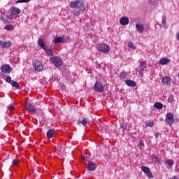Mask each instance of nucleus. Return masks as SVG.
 Segmentation results:
<instances>
[{"instance_id": "obj_1", "label": "nucleus", "mask_w": 179, "mask_h": 179, "mask_svg": "<svg viewBox=\"0 0 179 179\" xmlns=\"http://www.w3.org/2000/svg\"><path fill=\"white\" fill-rule=\"evenodd\" d=\"M70 8L74 9V15L79 16L85 10V3L83 0H76L69 4Z\"/></svg>"}, {"instance_id": "obj_2", "label": "nucleus", "mask_w": 179, "mask_h": 179, "mask_svg": "<svg viewBox=\"0 0 179 179\" xmlns=\"http://www.w3.org/2000/svg\"><path fill=\"white\" fill-rule=\"evenodd\" d=\"M96 50L103 53H108L110 51L109 45L106 43H101L96 45Z\"/></svg>"}, {"instance_id": "obj_3", "label": "nucleus", "mask_w": 179, "mask_h": 179, "mask_svg": "<svg viewBox=\"0 0 179 179\" xmlns=\"http://www.w3.org/2000/svg\"><path fill=\"white\" fill-rule=\"evenodd\" d=\"M50 61H51L56 67H60L62 65V59L60 57H52L50 59Z\"/></svg>"}, {"instance_id": "obj_4", "label": "nucleus", "mask_w": 179, "mask_h": 179, "mask_svg": "<svg viewBox=\"0 0 179 179\" xmlns=\"http://www.w3.org/2000/svg\"><path fill=\"white\" fill-rule=\"evenodd\" d=\"M33 67L35 69L36 71H41L44 69V66H43V64L41 62H39L38 60H35L33 64Z\"/></svg>"}, {"instance_id": "obj_5", "label": "nucleus", "mask_w": 179, "mask_h": 179, "mask_svg": "<svg viewBox=\"0 0 179 179\" xmlns=\"http://www.w3.org/2000/svg\"><path fill=\"white\" fill-rule=\"evenodd\" d=\"M166 122L171 127L174 122V115L171 113H168L166 115Z\"/></svg>"}, {"instance_id": "obj_6", "label": "nucleus", "mask_w": 179, "mask_h": 179, "mask_svg": "<svg viewBox=\"0 0 179 179\" xmlns=\"http://www.w3.org/2000/svg\"><path fill=\"white\" fill-rule=\"evenodd\" d=\"M1 71L2 73H7L9 74L12 71V69L10 65L8 64H3L1 66Z\"/></svg>"}, {"instance_id": "obj_7", "label": "nucleus", "mask_w": 179, "mask_h": 179, "mask_svg": "<svg viewBox=\"0 0 179 179\" xmlns=\"http://www.w3.org/2000/svg\"><path fill=\"white\" fill-rule=\"evenodd\" d=\"M94 90L96 92L101 93L103 91V87L101 82L96 81L94 86Z\"/></svg>"}, {"instance_id": "obj_8", "label": "nucleus", "mask_w": 179, "mask_h": 179, "mask_svg": "<svg viewBox=\"0 0 179 179\" xmlns=\"http://www.w3.org/2000/svg\"><path fill=\"white\" fill-rule=\"evenodd\" d=\"M141 171L144 172L148 178H153V174L151 173L150 168L145 166H141Z\"/></svg>"}, {"instance_id": "obj_9", "label": "nucleus", "mask_w": 179, "mask_h": 179, "mask_svg": "<svg viewBox=\"0 0 179 179\" xmlns=\"http://www.w3.org/2000/svg\"><path fill=\"white\" fill-rule=\"evenodd\" d=\"M26 108L28 111H29L31 113L36 112V109L35 106L34 105L31 104L29 102H27Z\"/></svg>"}, {"instance_id": "obj_10", "label": "nucleus", "mask_w": 179, "mask_h": 179, "mask_svg": "<svg viewBox=\"0 0 179 179\" xmlns=\"http://www.w3.org/2000/svg\"><path fill=\"white\" fill-rule=\"evenodd\" d=\"M9 12L14 16L20 14V9L17 7H12L10 8Z\"/></svg>"}, {"instance_id": "obj_11", "label": "nucleus", "mask_w": 179, "mask_h": 179, "mask_svg": "<svg viewBox=\"0 0 179 179\" xmlns=\"http://www.w3.org/2000/svg\"><path fill=\"white\" fill-rule=\"evenodd\" d=\"M96 167H97L96 164H94L93 162H89V163H88V170L90 171H96Z\"/></svg>"}, {"instance_id": "obj_12", "label": "nucleus", "mask_w": 179, "mask_h": 179, "mask_svg": "<svg viewBox=\"0 0 179 179\" xmlns=\"http://www.w3.org/2000/svg\"><path fill=\"white\" fill-rule=\"evenodd\" d=\"M88 124H89V120L87 118H84L83 120L78 121V125L83 124V127H87Z\"/></svg>"}, {"instance_id": "obj_13", "label": "nucleus", "mask_w": 179, "mask_h": 179, "mask_svg": "<svg viewBox=\"0 0 179 179\" xmlns=\"http://www.w3.org/2000/svg\"><path fill=\"white\" fill-rule=\"evenodd\" d=\"M38 45L43 49L45 50L47 48L46 44L45 43L44 40L43 39H38Z\"/></svg>"}, {"instance_id": "obj_14", "label": "nucleus", "mask_w": 179, "mask_h": 179, "mask_svg": "<svg viewBox=\"0 0 179 179\" xmlns=\"http://www.w3.org/2000/svg\"><path fill=\"white\" fill-rule=\"evenodd\" d=\"M171 80V79L169 77H164L162 79V82L163 83L164 85H169Z\"/></svg>"}, {"instance_id": "obj_15", "label": "nucleus", "mask_w": 179, "mask_h": 179, "mask_svg": "<svg viewBox=\"0 0 179 179\" xmlns=\"http://www.w3.org/2000/svg\"><path fill=\"white\" fill-rule=\"evenodd\" d=\"M125 83L127 85L132 87H134L136 85V83H135V81L131 80H126Z\"/></svg>"}, {"instance_id": "obj_16", "label": "nucleus", "mask_w": 179, "mask_h": 179, "mask_svg": "<svg viewBox=\"0 0 179 179\" xmlns=\"http://www.w3.org/2000/svg\"><path fill=\"white\" fill-rule=\"evenodd\" d=\"M171 60L169 58H162L159 61V64L162 65H165L166 64H169Z\"/></svg>"}, {"instance_id": "obj_17", "label": "nucleus", "mask_w": 179, "mask_h": 179, "mask_svg": "<svg viewBox=\"0 0 179 179\" xmlns=\"http://www.w3.org/2000/svg\"><path fill=\"white\" fill-rule=\"evenodd\" d=\"M55 133V129H49L48 131L47 132V137L48 138H52V137H54V134Z\"/></svg>"}, {"instance_id": "obj_18", "label": "nucleus", "mask_w": 179, "mask_h": 179, "mask_svg": "<svg viewBox=\"0 0 179 179\" xmlns=\"http://www.w3.org/2000/svg\"><path fill=\"white\" fill-rule=\"evenodd\" d=\"M43 50L45 51L46 55L50 56V57H52V56L54 55V53L52 52V50L51 48H45V49H43Z\"/></svg>"}, {"instance_id": "obj_19", "label": "nucleus", "mask_w": 179, "mask_h": 179, "mask_svg": "<svg viewBox=\"0 0 179 179\" xmlns=\"http://www.w3.org/2000/svg\"><path fill=\"white\" fill-rule=\"evenodd\" d=\"M136 27L137 29V31H139V33H143L144 31V26L143 24H137L136 25Z\"/></svg>"}, {"instance_id": "obj_20", "label": "nucleus", "mask_w": 179, "mask_h": 179, "mask_svg": "<svg viewBox=\"0 0 179 179\" xmlns=\"http://www.w3.org/2000/svg\"><path fill=\"white\" fill-rule=\"evenodd\" d=\"M63 41H64V38L62 36H59L54 39V44H58L59 43H62Z\"/></svg>"}, {"instance_id": "obj_21", "label": "nucleus", "mask_w": 179, "mask_h": 179, "mask_svg": "<svg viewBox=\"0 0 179 179\" xmlns=\"http://www.w3.org/2000/svg\"><path fill=\"white\" fill-rule=\"evenodd\" d=\"M120 23H129V19L127 17H123L120 20Z\"/></svg>"}, {"instance_id": "obj_22", "label": "nucleus", "mask_w": 179, "mask_h": 179, "mask_svg": "<svg viewBox=\"0 0 179 179\" xmlns=\"http://www.w3.org/2000/svg\"><path fill=\"white\" fill-rule=\"evenodd\" d=\"M11 46V42L10 41L3 42V48H8Z\"/></svg>"}, {"instance_id": "obj_23", "label": "nucleus", "mask_w": 179, "mask_h": 179, "mask_svg": "<svg viewBox=\"0 0 179 179\" xmlns=\"http://www.w3.org/2000/svg\"><path fill=\"white\" fill-rule=\"evenodd\" d=\"M163 103L160 102H156L155 103V108L157 109H162L163 108Z\"/></svg>"}, {"instance_id": "obj_24", "label": "nucleus", "mask_w": 179, "mask_h": 179, "mask_svg": "<svg viewBox=\"0 0 179 179\" xmlns=\"http://www.w3.org/2000/svg\"><path fill=\"white\" fill-rule=\"evenodd\" d=\"M11 85V86H13V87H15L17 89L20 88V85L18 84L17 82H15V80L12 81L11 83H10Z\"/></svg>"}, {"instance_id": "obj_25", "label": "nucleus", "mask_w": 179, "mask_h": 179, "mask_svg": "<svg viewBox=\"0 0 179 179\" xmlns=\"http://www.w3.org/2000/svg\"><path fill=\"white\" fill-rule=\"evenodd\" d=\"M140 66L142 71H143L145 69H146V63L145 62H141Z\"/></svg>"}, {"instance_id": "obj_26", "label": "nucleus", "mask_w": 179, "mask_h": 179, "mask_svg": "<svg viewBox=\"0 0 179 179\" xmlns=\"http://www.w3.org/2000/svg\"><path fill=\"white\" fill-rule=\"evenodd\" d=\"M127 73L126 72H121L120 77L121 80H124L127 78Z\"/></svg>"}, {"instance_id": "obj_27", "label": "nucleus", "mask_w": 179, "mask_h": 179, "mask_svg": "<svg viewBox=\"0 0 179 179\" xmlns=\"http://www.w3.org/2000/svg\"><path fill=\"white\" fill-rule=\"evenodd\" d=\"M145 126L146 127H153L154 126V121L153 120H150V121L147 122L145 123Z\"/></svg>"}, {"instance_id": "obj_28", "label": "nucleus", "mask_w": 179, "mask_h": 179, "mask_svg": "<svg viewBox=\"0 0 179 179\" xmlns=\"http://www.w3.org/2000/svg\"><path fill=\"white\" fill-rule=\"evenodd\" d=\"M166 164L169 165V166H172L174 164V162L172 159H168L166 161Z\"/></svg>"}, {"instance_id": "obj_29", "label": "nucleus", "mask_w": 179, "mask_h": 179, "mask_svg": "<svg viewBox=\"0 0 179 179\" xmlns=\"http://www.w3.org/2000/svg\"><path fill=\"white\" fill-rule=\"evenodd\" d=\"M13 29H14L13 25L8 24L5 26V29L7 31H10V30H13Z\"/></svg>"}, {"instance_id": "obj_30", "label": "nucleus", "mask_w": 179, "mask_h": 179, "mask_svg": "<svg viewBox=\"0 0 179 179\" xmlns=\"http://www.w3.org/2000/svg\"><path fill=\"white\" fill-rule=\"evenodd\" d=\"M62 152V147H57L56 149V153L59 155H60Z\"/></svg>"}, {"instance_id": "obj_31", "label": "nucleus", "mask_w": 179, "mask_h": 179, "mask_svg": "<svg viewBox=\"0 0 179 179\" xmlns=\"http://www.w3.org/2000/svg\"><path fill=\"white\" fill-rule=\"evenodd\" d=\"M27 2H30V0H17V3H27Z\"/></svg>"}, {"instance_id": "obj_32", "label": "nucleus", "mask_w": 179, "mask_h": 179, "mask_svg": "<svg viewBox=\"0 0 179 179\" xmlns=\"http://www.w3.org/2000/svg\"><path fill=\"white\" fill-rule=\"evenodd\" d=\"M173 101H174V96L173 95L169 96L168 98V101L169 103H172V102H173Z\"/></svg>"}, {"instance_id": "obj_33", "label": "nucleus", "mask_w": 179, "mask_h": 179, "mask_svg": "<svg viewBox=\"0 0 179 179\" xmlns=\"http://www.w3.org/2000/svg\"><path fill=\"white\" fill-rule=\"evenodd\" d=\"M149 3L150 5L155 6L157 3V0H149Z\"/></svg>"}, {"instance_id": "obj_34", "label": "nucleus", "mask_w": 179, "mask_h": 179, "mask_svg": "<svg viewBox=\"0 0 179 179\" xmlns=\"http://www.w3.org/2000/svg\"><path fill=\"white\" fill-rule=\"evenodd\" d=\"M129 48H131L133 50L136 49V47H135L134 44L132 42L129 43Z\"/></svg>"}, {"instance_id": "obj_35", "label": "nucleus", "mask_w": 179, "mask_h": 179, "mask_svg": "<svg viewBox=\"0 0 179 179\" xmlns=\"http://www.w3.org/2000/svg\"><path fill=\"white\" fill-rule=\"evenodd\" d=\"M13 166H17L19 164V160L18 159H14L12 162Z\"/></svg>"}, {"instance_id": "obj_36", "label": "nucleus", "mask_w": 179, "mask_h": 179, "mask_svg": "<svg viewBox=\"0 0 179 179\" xmlns=\"http://www.w3.org/2000/svg\"><path fill=\"white\" fill-rule=\"evenodd\" d=\"M8 110L12 112L15 110V107L13 106V105H10L8 106Z\"/></svg>"}, {"instance_id": "obj_37", "label": "nucleus", "mask_w": 179, "mask_h": 179, "mask_svg": "<svg viewBox=\"0 0 179 179\" xmlns=\"http://www.w3.org/2000/svg\"><path fill=\"white\" fill-rule=\"evenodd\" d=\"M160 28L161 29H166L168 28V26L166 25V23H162L161 25H160Z\"/></svg>"}, {"instance_id": "obj_38", "label": "nucleus", "mask_w": 179, "mask_h": 179, "mask_svg": "<svg viewBox=\"0 0 179 179\" xmlns=\"http://www.w3.org/2000/svg\"><path fill=\"white\" fill-rule=\"evenodd\" d=\"M13 80H11V78L10 76H8L6 79V82L8 83H11V82H13Z\"/></svg>"}, {"instance_id": "obj_39", "label": "nucleus", "mask_w": 179, "mask_h": 179, "mask_svg": "<svg viewBox=\"0 0 179 179\" xmlns=\"http://www.w3.org/2000/svg\"><path fill=\"white\" fill-rule=\"evenodd\" d=\"M139 145H140V147H141V148L144 147V146H145V144H144L143 141H141L140 143H139Z\"/></svg>"}, {"instance_id": "obj_40", "label": "nucleus", "mask_w": 179, "mask_h": 179, "mask_svg": "<svg viewBox=\"0 0 179 179\" xmlns=\"http://www.w3.org/2000/svg\"><path fill=\"white\" fill-rule=\"evenodd\" d=\"M83 161H87L88 160V157L87 156H83Z\"/></svg>"}, {"instance_id": "obj_41", "label": "nucleus", "mask_w": 179, "mask_h": 179, "mask_svg": "<svg viewBox=\"0 0 179 179\" xmlns=\"http://www.w3.org/2000/svg\"><path fill=\"white\" fill-rule=\"evenodd\" d=\"M166 17L163 16L162 17V23H166Z\"/></svg>"}, {"instance_id": "obj_42", "label": "nucleus", "mask_w": 179, "mask_h": 179, "mask_svg": "<svg viewBox=\"0 0 179 179\" xmlns=\"http://www.w3.org/2000/svg\"><path fill=\"white\" fill-rule=\"evenodd\" d=\"M0 48H3V41H0Z\"/></svg>"}, {"instance_id": "obj_43", "label": "nucleus", "mask_w": 179, "mask_h": 179, "mask_svg": "<svg viewBox=\"0 0 179 179\" xmlns=\"http://www.w3.org/2000/svg\"><path fill=\"white\" fill-rule=\"evenodd\" d=\"M134 22H138V20H136V19H132V20H131V22H132V23H134Z\"/></svg>"}, {"instance_id": "obj_44", "label": "nucleus", "mask_w": 179, "mask_h": 179, "mask_svg": "<svg viewBox=\"0 0 179 179\" xmlns=\"http://www.w3.org/2000/svg\"><path fill=\"white\" fill-rule=\"evenodd\" d=\"M171 179H179V178H176V176H173V177L171 178Z\"/></svg>"}, {"instance_id": "obj_45", "label": "nucleus", "mask_w": 179, "mask_h": 179, "mask_svg": "<svg viewBox=\"0 0 179 179\" xmlns=\"http://www.w3.org/2000/svg\"><path fill=\"white\" fill-rule=\"evenodd\" d=\"M176 37H177V40L179 41V33L177 34Z\"/></svg>"}, {"instance_id": "obj_46", "label": "nucleus", "mask_w": 179, "mask_h": 179, "mask_svg": "<svg viewBox=\"0 0 179 179\" xmlns=\"http://www.w3.org/2000/svg\"><path fill=\"white\" fill-rule=\"evenodd\" d=\"M155 136H156L157 138H158V136H159V133H156V134H155Z\"/></svg>"}, {"instance_id": "obj_47", "label": "nucleus", "mask_w": 179, "mask_h": 179, "mask_svg": "<svg viewBox=\"0 0 179 179\" xmlns=\"http://www.w3.org/2000/svg\"><path fill=\"white\" fill-rule=\"evenodd\" d=\"M121 24L123 25V26H124V25L128 24V23H122Z\"/></svg>"}, {"instance_id": "obj_48", "label": "nucleus", "mask_w": 179, "mask_h": 179, "mask_svg": "<svg viewBox=\"0 0 179 179\" xmlns=\"http://www.w3.org/2000/svg\"><path fill=\"white\" fill-rule=\"evenodd\" d=\"M178 78H179V73H178Z\"/></svg>"}]
</instances>
